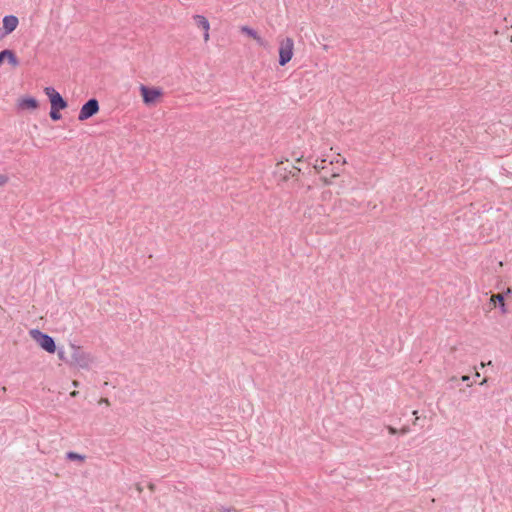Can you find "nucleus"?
Wrapping results in <instances>:
<instances>
[{
    "label": "nucleus",
    "instance_id": "obj_1",
    "mask_svg": "<svg viewBox=\"0 0 512 512\" xmlns=\"http://www.w3.org/2000/svg\"><path fill=\"white\" fill-rule=\"evenodd\" d=\"M30 335L34 341L46 352L55 353L57 350L54 339L38 329H32Z\"/></svg>",
    "mask_w": 512,
    "mask_h": 512
},
{
    "label": "nucleus",
    "instance_id": "obj_2",
    "mask_svg": "<svg viewBox=\"0 0 512 512\" xmlns=\"http://www.w3.org/2000/svg\"><path fill=\"white\" fill-rule=\"evenodd\" d=\"M70 349L72 362L80 368H89L92 363L91 355L75 344H71Z\"/></svg>",
    "mask_w": 512,
    "mask_h": 512
},
{
    "label": "nucleus",
    "instance_id": "obj_3",
    "mask_svg": "<svg viewBox=\"0 0 512 512\" xmlns=\"http://www.w3.org/2000/svg\"><path fill=\"white\" fill-rule=\"evenodd\" d=\"M294 41L290 37L282 39L279 43V64L286 65L293 57Z\"/></svg>",
    "mask_w": 512,
    "mask_h": 512
},
{
    "label": "nucleus",
    "instance_id": "obj_4",
    "mask_svg": "<svg viewBox=\"0 0 512 512\" xmlns=\"http://www.w3.org/2000/svg\"><path fill=\"white\" fill-rule=\"evenodd\" d=\"M99 111V103L97 99H89L80 109L78 114L79 121H85L95 115Z\"/></svg>",
    "mask_w": 512,
    "mask_h": 512
},
{
    "label": "nucleus",
    "instance_id": "obj_5",
    "mask_svg": "<svg viewBox=\"0 0 512 512\" xmlns=\"http://www.w3.org/2000/svg\"><path fill=\"white\" fill-rule=\"evenodd\" d=\"M44 92L48 96L53 109H65L67 107V102L53 87H46Z\"/></svg>",
    "mask_w": 512,
    "mask_h": 512
},
{
    "label": "nucleus",
    "instance_id": "obj_6",
    "mask_svg": "<svg viewBox=\"0 0 512 512\" xmlns=\"http://www.w3.org/2000/svg\"><path fill=\"white\" fill-rule=\"evenodd\" d=\"M140 92L143 97V102L146 105L154 104L158 98L162 95V91L159 88H149L145 85L140 86Z\"/></svg>",
    "mask_w": 512,
    "mask_h": 512
},
{
    "label": "nucleus",
    "instance_id": "obj_7",
    "mask_svg": "<svg viewBox=\"0 0 512 512\" xmlns=\"http://www.w3.org/2000/svg\"><path fill=\"white\" fill-rule=\"evenodd\" d=\"M3 35L12 33L18 26L19 20L14 15H7L3 18Z\"/></svg>",
    "mask_w": 512,
    "mask_h": 512
},
{
    "label": "nucleus",
    "instance_id": "obj_8",
    "mask_svg": "<svg viewBox=\"0 0 512 512\" xmlns=\"http://www.w3.org/2000/svg\"><path fill=\"white\" fill-rule=\"evenodd\" d=\"M18 106L22 110H35L38 107V101L33 97H26L19 101Z\"/></svg>",
    "mask_w": 512,
    "mask_h": 512
},
{
    "label": "nucleus",
    "instance_id": "obj_9",
    "mask_svg": "<svg viewBox=\"0 0 512 512\" xmlns=\"http://www.w3.org/2000/svg\"><path fill=\"white\" fill-rule=\"evenodd\" d=\"M7 59L8 62L12 65V66H17L18 65V59L16 58L15 54L11 51V50H3L0 52V64L2 62H4V60Z\"/></svg>",
    "mask_w": 512,
    "mask_h": 512
},
{
    "label": "nucleus",
    "instance_id": "obj_10",
    "mask_svg": "<svg viewBox=\"0 0 512 512\" xmlns=\"http://www.w3.org/2000/svg\"><path fill=\"white\" fill-rule=\"evenodd\" d=\"M195 23L201 27L205 32H208L210 29L209 21L206 17L202 15H195L194 16Z\"/></svg>",
    "mask_w": 512,
    "mask_h": 512
},
{
    "label": "nucleus",
    "instance_id": "obj_11",
    "mask_svg": "<svg viewBox=\"0 0 512 512\" xmlns=\"http://www.w3.org/2000/svg\"><path fill=\"white\" fill-rule=\"evenodd\" d=\"M241 30L243 33H246L248 36L254 38L259 44H261V45L263 44L262 38L258 35V33L254 29L247 27V26H243L241 28Z\"/></svg>",
    "mask_w": 512,
    "mask_h": 512
},
{
    "label": "nucleus",
    "instance_id": "obj_12",
    "mask_svg": "<svg viewBox=\"0 0 512 512\" xmlns=\"http://www.w3.org/2000/svg\"><path fill=\"white\" fill-rule=\"evenodd\" d=\"M491 301H493V302H496V301H497V302L499 303V305H500V308H501L502 312H503V313H505V312H506V309H505V303H504V296H503V294H496V295H493V296L491 297Z\"/></svg>",
    "mask_w": 512,
    "mask_h": 512
},
{
    "label": "nucleus",
    "instance_id": "obj_13",
    "mask_svg": "<svg viewBox=\"0 0 512 512\" xmlns=\"http://www.w3.org/2000/svg\"><path fill=\"white\" fill-rule=\"evenodd\" d=\"M66 457L69 459V460H84V456L83 455H80L76 452H68L66 454Z\"/></svg>",
    "mask_w": 512,
    "mask_h": 512
},
{
    "label": "nucleus",
    "instance_id": "obj_14",
    "mask_svg": "<svg viewBox=\"0 0 512 512\" xmlns=\"http://www.w3.org/2000/svg\"><path fill=\"white\" fill-rule=\"evenodd\" d=\"M59 110L60 109H53L51 107V111H50V117L52 120H59L61 118V114L59 113Z\"/></svg>",
    "mask_w": 512,
    "mask_h": 512
},
{
    "label": "nucleus",
    "instance_id": "obj_15",
    "mask_svg": "<svg viewBox=\"0 0 512 512\" xmlns=\"http://www.w3.org/2000/svg\"><path fill=\"white\" fill-rule=\"evenodd\" d=\"M8 181V177L6 175L0 174V186H3Z\"/></svg>",
    "mask_w": 512,
    "mask_h": 512
},
{
    "label": "nucleus",
    "instance_id": "obj_16",
    "mask_svg": "<svg viewBox=\"0 0 512 512\" xmlns=\"http://www.w3.org/2000/svg\"><path fill=\"white\" fill-rule=\"evenodd\" d=\"M58 357L61 360H65V352L62 349L58 350Z\"/></svg>",
    "mask_w": 512,
    "mask_h": 512
},
{
    "label": "nucleus",
    "instance_id": "obj_17",
    "mask_svg": "<svg viewBox=\"0 0 512 512\" xmlns=\"http://www.w3.org/2000/svg\"><path fill=\"white\" fill-rule=\"evenodd\" d=\"M220 512H236V511L231 508H221Z\"/></svg>",
    "mask_w": 512,
    "mask_h": 512
},
{
    "label": "nucleus",
    "instance_id": "obj_18",
    "mask_svg": "<svg viewBox=\"0 0 512 512\" xmlns=\"http://www.w3.org/2000/svg\"><path fill=\"white\" fill-rule=\"evenodd\" d=\"M388 430H389V433L392 434V435L397 433V430L395 428L391 427V426L388 427Z\"/></svg>",
    "mask_w": 512,
    "mask_h": 512
},
{
    "label": "nucleus",
    "instance_id": "obj_19",
    "mask_svg": "<svg viewBox=\"0 0 512 512\" xmlns=\"http://www.w3.org/2000/svg\"><path fill=\"white\" fill-rule=\"evenodd\" d=\"M324 162H325V160H322V161H321V164H315V168H316V169H320V168H321V169H323V168H324V166H323L322 164H323Z\"/></svg>",
    "mask_w": 512,
    "mask_h": 512
},
{
    "label": "nucleus",
    "instance_id": "obj_20",
    "mask_svg": "<svg viewBox=\"0 0 512 512\" xmlns=\"http://www.w3.org/2000/svg\"><path fill=\"white\" fill-rule=\"evenodd\" d=\"M208 40H209V31L208 32L204 31V41L207 42Z\"/></svg>",
    "mask_w": 512,
    "mask_h": 512
},
{
    "label": "nucleus",
    "instance_id": "obj_21",
    "mask_svg": "<svg viewBox=\"0 0 512 512\" xmlns=\"http://www.w3.org/2000/svg\"><path fill=\"white\" fill-rule=\"evenodd\" d=\"M461 380H462L463 382H467V381H469V380H470V377H469V376H467V375H464V376H462Z\"/></svg>",
    "mask_w": 512,
    "mask_h": 512
},
{
    "label": "nucleus",
    "instance_id": "obj_22",
    "mask_svg": "<svg viewBox=\"0 0 512 512\" xmlns=\"http://www.w3.org/2000/svg\"><path fill=\"white\" fill-rule=\"evenodd\" d=\"M407 432H408V428H403V429L401 430V433H402V434H406Z\"/></svg>",
    "mask_w": 512,
    "mask_h": 512
},
{
    "label": "nucleus",
    "instance_id": "obj_23",
    "mask_svg": "<svg viewBox=\"0 0 512 512\" xmlns=\"http://www.w3.org/2000/svg\"><path fill=\"white\" fill-rule=\"evenodd\" d=\"M507 294H512V289L511 288H508L507 291H506Z\"/></svg>",
    "mask_w": 512,
    "mask_h": 512
}]
</instances>
